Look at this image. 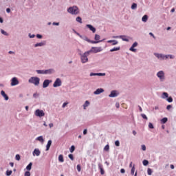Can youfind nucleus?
Listing matches in <instances>:
<instances>
[{
    "label": "nucleus",
    "mask_w": 176,
    "mask_h": 176,
    "mask_svg": "<svg viewBox=\"0 0 176 176\" xmlns=\"http://www.w3.org/2000/svg\"><path fill=\"white\" fill-rule=\"evenodd\" d=\"M68 13L71 14H79V8L76 6L70 7L67 9Z\"/></svg>",
    "instance_id": "f257e3e1"
},
{
    "label": "nucleus",
    "mask_w": 176,
    "mask_h": 176,
    "mask_svg": "<svg viewBox=\"0 0 176 176\" xmlns=\"http://www.w3.org/2000/svg\"><path fill=\"white\" fill-rule=\"evenodd\" d=\"M39 82H41V79L38 77H32L29 79V83H32L35 86H38Z\"/></svg>",
    "instance_id": "f03ea898"
},
{
    "label": "nucleus",
    "mask_w": 176,
    "mask_h": 176,
    "mask_svg": "<svg viewBox=\"0 0 176 176\" xmlns=\"http://www.w3.org/2000/svg\"><path fill=\"white\" fill-rule=\"evenodd\" d=\"M90 54V51L85 52L82 56H81V61L82 64H85V63H87L89 61V58H87V56Z\"/></svg>",
    "instance_id": "7ed1b4c3"
},
{
    "label": "nucleus",
    "mask_w": 176,
    "mask_h": 176,
    "mask_svg": "<svg viewBox=\"0 0 176 176\" xmlns=\"http://www.w3.org/2000/svg\"><path fill=\"white\" fill-rule=\"evenodd\" d=\"M156 56L157 57V58H162V60H167L168 57H170V58H174L173 57V55H163L162 54H157Z\"/></svg>",
    "instance_id": "20e7f679"
},
{
    "label": "nucleus",
    "mask_w": 176,
    "mask_h": 176,
    "mask_svg": "<svg viewBox=\"0 0 176 176\" xmlns=\"http://www.w3.org/2000/svg\"><path fill=\"white\" fill-rule=\"evenodd\" d=\"M89 52L90 53H100V52H102V48L101 47H92Z\"/></svg>",
    "instance_id": "39448f33"
},
{
    "label": "nucleus",
    "mask_w": 176,
    "mask_h": 176,
    "mask_svg": "<svg viewBox=\"0 0 176 176\" xmlns=\"http://www.w3.org/2000/svg\"><path fill=\"white\" fill-rule=\"evenodd\" d=\"M35 116H38V118H42V116H45V112L43 110L36 109L35 111Z\"/></svg>",
    "instance_id": "423d86ee"
},
{
    "label": "nucleus",
    "mask_w": 176,
    "mask_h": 176,
    "mask_svg": "<svg viewBox=\"0 0 176 176\" xmlns=\"http://www.w3.org/2000/svg\"><path fill=\"white\" fill-rule=\"evenodd\" d=\"M157 78H159L160 79V80L163 81V80L164 79V72L160 71L157 74Z\"/></svg>",
    "instance_id": "0eeeda50"
},
{
    "label": "nucleus",
    "mask_w": 176,
    "mask_h": 176,
    "mask_svg": "<svg viewBox=\"0 0 176 176\" xmlns=\"http://www.w3.org/2000/svg\"><path fill=\"white\" fill-rule=\"evenodd\" d=\"M53 86L54 87H60V86H61V80L60 78H56L53 84Z\"/></svg>",
    "instance_id": "6e6552de"
},
{
    "label": "nucleus",
    "mask_w": 176,
    "mask_h": 176,
    "mask_svg": "<svg viewBox=\"0 0 176 176\" xmlns=\"http://www.w3.org/2000/svg\"><path fill=\"white\" fill-rule=\"evenodd\" d=\"M17 85H19V80H17V78H12L11 80V86H17Z\"/></svg>",
    "instance_id": "1a4fd4ad"
},
{
    "label": "nucleus",
    "mask_w": 176,
    "mask_h": 176,
    "mask_svg": "<svg viewBox=\"0 0 176 176\" xmlns=\"http://www.w3.org/2000/svg\"><path fill=\"white\" fill-rule=\"evenodd\" d=\"M137 46H138V43L135 42L132 46L130 47L129 50L131 52H133L134 53H135V52H137V49L134 48V47H137Z\"/></svg>",
    "instance_id": "9d476101"
},
{
    "label": "nucleus",
    "mask_w": 176,
    "mask_h": 176,
    "mask_svg": "<svg viewBox=\"0 0 176 176\" xmlns=\"http://www.w3.org/2000/svg\"><path fill=\"white\" fill-rule=\"evenodd\" d=\"M50 83H52L51 80H45L43 83V89H46V87H47L49 86V85H50Z\"/></svg>",
    "instance_id": "9b49d317"
},
{
    "label": "nucleus",
    "mask_w": 176,
    "mask_h": 176,
    "mask_svg": "<svg viewBox=\"0 0 176 176\" xmlns=\"http://www.w3.org/2000/svg\"><path fill=\"white\" fill-rule=\"evenodd\" d=\"M90 76H105V73H91Z\"/></svg>",
    "instance_id": "f8f14e48"
},
{
    "label": "nucleus",
    "mask_w": 176,
    "mask_h": 176,
    "mask_svg": "<svg viewBox=\"0 0 176 176\" xmlns=\"http://www.w3.org/2000/svg\"><path fill=\"white\" fill-rule=\"evenodd\" d=\"M41 155V151L38 148H35L33 151V156H39Z\"/></svg>",
    "instance_id": "ddd939ff"
},
{
    "label": "nucleus",
    "mask_w": 176,
    "mask_h": 176,
    "mask_svg": "<svg viewBox=\"0 0 176 176\" xmlns=\"http://www.w3.org/2000/svg\"><path fill=\"white\" fill-rule=\"evenodd\" d=\"M101 93H104V89L99 88L94 92L96 95L101 94Z\"/></svg>",
    "instance_id": "4468645a"
},
{
    "label": "nucleus",
    "mask_w": 176,
    "mask_h": 176,
    "mask_svg": "<svg viewBox=\"0 0 176 176\" xmlns=\"http://www.w3.org/2000/svg\"><path fill=\"white\" fill-rule=\"evenodd\" d=\"M84 41H86V42H89V43H93V44L100 43V41H91V40L89 39V38H87V37H85Z\"/></svg>",
    "instance_id": "2eb2a0df"
},
{
    "label": "nucleus",
    "mask_w": 176,
    "mask_h": 176,
    "mask_svg": "<svg viewBox=\"0 0 176 176\" xmlns=\"http://www.w3.org/2000/svg\"><path fill=\"white\" fill-rule=\"evenodd\" d=\"M45 74V75H50L51 74H53V72H54V69H47V70H44Z\"/></svg>",
    "instance_id": "dca6fc26"
},
{
    "label": "nucleus",
    "mask_w": 176,
    "mask_h": 176,
    "mask_svg": "<svg viewBox=\"0 0 176 176\" xmlns=\"http://www.w3.org/2000/svg\"><path fill=\"white\" fill-rule=\"evenodd\" d=\"M86 27L90 30V31H92V32L94 34L96 32V28L93 27L91 25H87Z\"/></svg>",
    "instance_id": "f3484780"
},
{
    "label": "nucleus",
    "mask_w": 176,
    "mask_h": 176,
    "mask_svg": "<svg viewBox=\"0 0 176 176\" xmlns=\"http://www.w3.org/2000/svg\"><path fill=\"white\" fill-rule=\"evenodd\" d=\"M1 96L4 98V99L6 100V101H8V100H9V96H8V95L6 94V93L4 92V91H1Z\"/></svg>",
    "instance_id": "a211bd4d"
},
{
    "label": "nucleus",
    "mask_w": 176,
    "mask_h": 176,
    "mask_svg": "<svg viewBox=\"0 0 176 176\" xmlns=\"http://www.w3.org/2000/svg\"><path fill=\"white\" fill-rule=\"evenodd\" d=\"M113 38H120V39H122V41H124L125 42H129V38H126V36H113Z\"/></svg>",
    "instance_id": "6ab92c4d"
},
{
    "label": "nucleus",
    "mask_w": 176,
    "mask_h": 176,
    "mask_svg": "<svg viewBox=\"0 0 176 176\" xmlns=\"http://www.w3.org/2000/svg\"><path fill=\"white\" fill-rule=\"evenodd\" d=\"M108 43H112L113 46H115V45H118V42L116 40H109L107 41Z\"/></svg>",
    "instance_id": "aec40b11"
},
{
    "label": "nucleus",
    "mask_w": 176,
    "mask_h": 176,
    "mask_svg": "<svg viewBox=\"0 0 176 176\" xmlns=\"http://www.w3.org/2000/svg\"><path fill=\"white\" fill-rule=\"evenodd\" d=\"M98 168H99V170H100V174H101V175H104V168H102V165H101V164H99L98 165Z\"/></svg>",
    "instance_id": "412c9836"
},
{
    "label": "nucleus",
    "mask_w": 176,
    "mask_h": 176,
    "mask_svg": "<svg viewBox=\"0 0 176 176\" xmlns=\"http://www.w3.org/2000/svg\"><path fill=\"white\" fill-rule=\"evenodd\" d=\"M109 97H118V94H116V91H112L111 94L109 95Z\"/></svg>",
    "instance_id": "4be33fe9"
},
{
    "label": "nucleus",
    "mask_w": 176,
    "mask_h": 176,
    "mask_svg": "<svg viewBox=\"0 0 176 176\" xmlns=\"http://www.w3.org/2000/svg\"><path fill=\"white\" fill-rule=\"evenodd\" d=\"M58 162H60V163H64V155H59L58 156Z\"/></svg>",
    "instance_id": "5701e85b"
},
{
    "label": "nucleus",
    "mask_w": 176,
    "mask_h": 176,
    "mask_svg": "<svg viewBox=\"0 0 176 176\" xmlns=\"http://www.w3.org/2000/svg\"><path fill=\"white\" fill-rule=\"evenodd\" d=\"M50 146H52V140H49L47 142V144L46 146V151H49V149H50Z\"/></svg>",
    "instance_id": "b1692460"
},
{
    "label": "nucleus",
    "mask_w": 176,
    "mask_h": 176,
    "mask_svg": "<svg viewBox=\"0 0 176 176\" xmlns=\"http://www.w3.org/2000/svg\"><path fill=\"white\" fill-rule=\"evenodd\" d=\"M142 21L146 23V21H148V15H144L142 18Z\"/></svg>",
    "instance_id": "393cba45"
},
{
    "label": "nucleus",
    "mask_w": 176,
    "mask_h": 176,
    "mask_svg": "<svg viewBox=\"0 0 176 176\" xmlns=\"http://www.w3.org/2000/svg\"><path fill=\"white\" fill-rule=\"evenodd\" d=\"M37 141H40V142H45V140L43 139V136H39L36 138Z\"/></svg>",
    "instance_id": "a878e982"
},
{
    "label": "nucleus",
    "mask_w": 176,
    "mask_h": 176,
    "mask_svg": "<svg viewBox=\"0 0 176 176\" xmlns=\"http://www.w3.org/2000/svg\"><path fill=\"white\" fill-rule=\"evenodd\" d=\"M90 105V102L88 100L85 101V104H83L84 109H86L87 107H89Z\"/></svg>",
    "instance_id": "bb28decb"
},
{
    "label": "nucleus",
    "mask_w": 176,
    "mask_h": 176,
    "mask_svg": "<svg viewBox=\"0 0 176 176\" xmlns=\"http://www.w3.org/2000/svg\"><path fill=\"white\" fill-rule=\"evenodd\" d=\"M32 168V163L30 162L27 166H26V170L28 171L31 170V168Z\"/></svg>",
    "instance_id": "cd10ccee"
},
{
    "label": "nucleus",
    "mask_w": 176,
    "mask_h": 176,
    "mask_svg": "<svg viewBox=\"0 0 176 176\" xmlns=\"http://www.w3.org/2000/svg\"><path fill=\"white\" fill-rule=\"evenodd\" d=\"M118 50H120V47H116L110 50V52H118Z\"/></svg>",
    "instance_id": "c85d7f7f"
},
{
    "label": "nucleus",
    "mask_w": 176,
    "mask_h": 176,
    "mask_svg": "<svg viewBox=\"0 0 176 176\" xmlns=\"http://www.w3.org/2000/svg\"><path fill=\"white\" fill-rule=\"evenodd\" d=\"M135 171V165H133V166H132L131 170V175H134Z\"/></svg>",
    "instance_id": "c756f323"
},
{
    "label": "nucleus",
    "mask_w": 176,
    "mask_h": 176,
    "mask_svg": "<svg viewBox=\"0 0 176 176\" xmlns=\"http://www.w3.org/2000/svg\"><path fill=\"white\" fill-rule=\"evenodd\" d=\"M76 21H77V23H80V24H82V18L80 16H78L76 19Z\"/></svg>",
    "instance_id": "7c9ffc66"
},
{
    "label": "nucleus",
    "mask_w": 176,
    "mask_h": 176,
    "mask_svg": "<svg viewBox=\"0 0 176 176\" xmlns=\"http://www.w3.org/2000/svg\"><path fill=\"white\" fill-rule=\"evenodd\" d=\"M95 41H96V42H102V41H100V35L98 34L95 35Z\"/></svg>",
    "instance_id": "2f4dec72"
},
{
    "label": "nucleus",
    "mask_w": 176,
    "mask_h": 176,
    "mask_svg": "<svg viewBox=\"0 0 176 176\" xmlns=\"http://www.w3.org/2000/svg\"><path fill=\"white\" fill-rule=\"evenodd\" d=\"M162 98H168V94H167V92H164L162 94Z\"/></svg>",
    "instance_id": "473e14b6"
},
{
    "label": "nucleus",
    "mask_w": 176,
    "mask_h": 176,
    "mask_svg": "<svg viewBox=\"0 0 176 176\" xmlns=\"http://www.w3.org/2000/svg\"><path fill=\"white\" fill-rule=\"evenodd\" d=\"M167 120H168L167 118H164L161 120V122L162 123L164 124V123H167Z\"/></svg>",
    "instance_id": "72a5a7b5"
},
{
    "label": "nucleus",
    "mask_w": 176,
    "mask_h": 176,
    "mask_svg": "<svg viewBox=\"0 0 176 176\" xmlns=\"http://www.w3.org/2000/svg\"><path fill=\"white\" fill-rule=\"evenodd\" d=\"M149 164V162L146 160H143V165L144 166H148Z\"/></svg>",
    "instance_id": "f704fd0d"
},
{
    "label": "nucleus",
    "mask_w": 176,
    "mask_h": 176,
    "mask_svg": "<svg viewBox=\"0 0 176 176\" xmlns=\"http://www.w3.org/2000/svg\"><path fill=\"white\" fill-rule=\"evenodd\" d=\"M69 151L71 153H74V151H75V146H72Z\"/></svg>",
    "instance_id": "c9c22d12"
},
{
    "label": "nucleus",
    "mask_w": 176,
    "mask_h": 176,
    "mask_svg": "<svg viewBox=\"0 0 176 176\" xmlns=\"http://www.w3.org/2000/svg\"><path fill=\"white\" fill-rule=\"evenodd\" d=\"M131 9L134 10V9H137V3H133L131 6Z\"/></svg>",
    "instance_id": "e433bc0d"
},
{
    "label": "nucleus",
    "mask_w": 176,
    "mask_h": 176,
    "mask_svg": "<svg viewBox=\"0 0 176 176\" xmlns=\"http://www.w3.org/2000/svg\"><path fill=\"white\" fill-rule=\"evenodd\" d=\"M43 45H45V43H36L35 44V47H38V46H43Z\"/></svg>",
    "instance_id": "4c0bfd02"
},
{
    "label": "nucleus",
    "mask_w": 176,
    "mask_h": 176,
    "mask_svg": "<svg viewBox=\"0 0 176 176\" xmlns=\"http://www.w3.org/2000/svg\"><path fill=\"white\" fill-rule=\"evenodd\" d=\"M104 151H106V152H108L109 151V145H106L104 148Z\"/></svg>",
    "instance_id": "58836bf2"
},
{
    "label": "nucleus",
    "mask_w": 176,
    "mask_h": 176,
    "mask_svg": "<svg viewBox=\"0 0 176 176\" xmlns=\"http://www.w3.org/2000/svg\"><path fill=\"white\" fill-rule=\"evenodd\" d=\"M37 74H45V70H36Z\"/></svg>",
    "instance_id": "ea45409f"
},
{
    "label": "nucleus",
    "mask_w": 176,
    "mask_h": 176,
    "mask_svg": "<svg viewBox=\"0 0 176 176\" xmlns=\"http://www.w3.org/2000/svg\"><path fill=\"white\" fill-rule=\"evenodd\" d=\"M147 173L148 175H152V169L151 168H148Z\"/></svg>",
    "instance_id": "a19ab883"
},
{
    "label": "nucleus",
    "mask_w": 176,
    "mask_h": 176,
    "mask_svg": "<svg viewBox=\"0 0 176 176\" xmlns=\"http://www.w3.org/2000/svg\"><path fill=\"white\" fill-rule=\"evenodd\" d=\"M115 145L116 146H120V142H119V140H116L115 142Z\"/></svg>",
    "instance_id": "79ce46f5"
},
{
    "label": "nucleus",
    "mask_w": 176,
    "mask_h": 176,
    "mask_svg": "<svg viewBox=\"0 0 176 176\" xmlns=\"http://www.w3.org/2000/svg\"><path fill=\"white\" fill-rule=\"evenodd\" d=\"M148 127L149 129H155V127L153 126V124H152L151 122L148 123Z\"/></svg>",
    "instance_id": "37998d69"
},
{
    "label": "nucleus",
    "mask_w": 176,
    "mask_h": 176,
    "mask_svg": "<svg viewBox=\"0 0 176 176\" xmlns=\"http://www.w3.org/2000/svg\"><path fill=\"white\" fill-rule=\"evenodd\" d=\"M15 159H16V160H18V161L20 160V159H21L20 155L16 154L15 156Z\"/></svg>",
    "instance_id": "c03bdc74"
},
{
    "label": "nucleus",
    "mask_w": 176,
    "mask_h": 176,
    "mask_svg": "<svg viewBox=\"0 0 176 176\" xmlns=\"http://www.w3.org/2000/svg\"><path fill=\"white\" fill-rule=\"evenodd\" d=\"M142 118H143V119H145L146 120H148V117H146V115L145 114H141Z\"/></svg>",
    "instance_id": "a18cd8bd"
},
{
    "label": "nucleus",
    "mask_w": 176,
    "mask_h": 176,
    "mask_svg": "<svg viewBox=\"0 0 176 176\" xmlns=\"http://www.w3.org/2000/svg\"><path fill=\"white\" fill-rule=\"evenodd\" d=\"M12 170H7V172H6V175H8V176L12 175Z\"/></svg>",
    "instance_id": "49530a36"
},
{
    "label": "nucleus",
    "mask_w": 176,
    "mask_h": 176,
    "mask_svg": "<svg viewBox=\"0 0 176 176\" xmlns=\"http://www.w3.org/2000/svg\"><path fill=\"white\" fill-rule=\"evenodd\" d=\"M25 176H31V173H30V171H26L25 173Z\"/></svg>",
    "instance_id": "de8ad7c7"
},
{
    "label": "nucleus",
    "mask_w": 176,
    "mask_h": 176,
    "mask_svg": "<svg viewBox=\"0 0 176 176\" xmlns=\"http://www.w3.org/2000/svg\"><path fill=\"white\" fill-rule=\"evenodd\" d=\"M167 101H168V102H173V98H171V97L168 98Z\"/></svg>",
    "instance_id": "09e8293b"
},
{
    "label": "nucleus",
    "mask_w": 176,
    "mask_h": 176,
    "mask_svg": "<svg viewBox=\"0 0 176 176\" xmlns=\"http://www.w3.org/2000/svg\"><path fill=\"white\" fill-rule=\"evenodd\" d=\"M77 170L78 171V173H80L81 170V168H80V165H77Z\"/></svg>",
    "instance_id": "8fccbe9b"
},
{
    "label": "nucleus",
    "mask_w": 176,
    "mask_h": 176,
    "mask_svg": "<svg viewBox=\"0 0 176 176\" xmlns=\"http://www.w3.org/2000/svg\"><path fill=\"white\" fill-rule=\"evenodd\" d=\"M142 151H146V146H145V145H142Z\"/></svg>",
    "instance_id": "3c124183"
},
{
    "label": "nucleus",
    "mask_w": 176,
    "mask_h": 176,
    "mask_svg": "<svg viewBox=\"0 0 176 176\" xmlns=\"http://www.w3.org/2000/svg\"><path fill=\"white\" fill-rule=\"evenodd\" d=\"M69 157L72 160H74V155L69 154Z\"/></svg>",
    "instance_id": "603ef678"
},
{
    "label": "nucleus",
    "mask_w": 176,
    "mask_h": 176,
    "mask_svg": "<svg viewBox=\"0 0 176 176\" xmlns=\"http://www.w3.org/2000/svg\"><path fill=\"white\" fill-rule=\"evenodd\" d=\"M149 35H151V36H153V38L154 39H156V37L155 36V35L153 34V33L150 32V33H149Z\"/></svg>",
    "instance_id": "864d4df0"
},
{
    "label": "nucleus",
    "mask_w": 176,
    "mask_h": 176,
    "mask_svg": "<svg viewBox=\"0 0 176 176\" xmlns=\"http://www.w3.org/2000/svg\"><path fill=\"white\" fill-rule=\"evenodd\" d=\"M1 34H3V35H8V33H6V32H5V30H1Z\"/></svg>",
    "instance_id": "5fc2aeb1"
},
{
    "label": "nucleus",
    "mask_w": 176,
    "mask_h": 176,
    "mask_svg": "<svg viewBox=\"0 0 176 176\" xmlns=\"http://www.w3.org/2000/svg\"><path fill=\"white\" fill-rule=\"evenodd\" d=\"M36 38H38V39H42V35H41V34H37V35H36Z\"/></svg>",
    "instance_id": "6e6d98bb"
},
{
    "label": "nucleus",
    "mask_w": 176,
    "mask_h": 176,
    "mask_svg": "<svg viewBox=\"0 0 176 176\" xmlns=\"http://www.w3.org/2000/svg\"><path fill=\"white\" fill-rule=\"evenodd\" d=\"M172 108V106L170 104H168L167 107H166V109L169 110V109H171Z\"/></svg>",
    "instance_id": "4d7b16f0"
},
{
    "label": "nucleus",
    "mask_w": 176,
    "mask_h": 176,
    "mask_svg": "<svg viewBox=\"0 0 176 176\" xmlns=\"http://www.w3.org/2000/svg\"><path fill=\"white\" fill-rule=\"evenodd\" d=\"M120 173H121L122 174H124V173H126V170H125L124 169L122 168V169L120 170Z\"/></svg>",
    "instance_id": "13d9d810"
},
{
    "label": "nucleus",
    "mask_w": 176,
    "mask_h": 176,
    "mask_svg": "<svg viewBox=\"0 0 176 176\" xmlns=\"http://www.w3.org/2000/svg\"><path fill=\"white\" fill-rule=\"evenodd\" d=\"M67 105H68L67 102H64L63 104V108H65V107H67Z\"/></svg>",
    "instance_id": "bf43d9fd"
},
{
    "label": "nucleus",
    "mask_w": 176,
    "mask_h": 176,
    "mask_svg": "<svg viewBox=\"0 0 176 176\" xmlns=\"http://www.w3.org/2000/svg\"><path fill=\"white\" fill-rule=\"evenodd\" d=\"M83 134H84V135H86V134H87V129H85L83 131Z\"/></svg>",
    "instance_id": "052dcab7"
},
{
    "label": "nucleus",
    "mask_w": 176,
    "mask_h": 176,
    "mask_svg": "<svg viewBox=\"0 0 176 176\" xmlns=\"http://www.w3.org/2000/svg\"><path fill=\"white\" fill-rule=\"evenodd\" d=\"M60 25L59 23H56V22L53 23V25Z\"/></svg>",
    "instance_id": "680f3d73"
},
{
    "label": "nucleus",
    "mask_w": 176,
    "mask_h": 176,
    "mask_svg": "<svg viewBox=\"0 0 176 176\" xmlns=\"http://www.w3.org/2000/svg\"><path fill=\"white\" fill-rule=\"evenodd\" d=\"M6 12L7 13H10V8H7Z\"/></svg>",
    "instance_id": "e2e57ef3"
},
{
    "label": "nucleus",
    "mask_w": 176,
    "mask_h": 176,
    "mask_svg": "<svg viewBox=\"0 0 176 176\" xmlns=\"http://www.w3.org/2000/svg\"><path fill=\"white\" fill-rule=\"evenodd\" d=\"M53 126H54L53 123H50L49 124V126L50 127V129H52V127H53Z\"/></svg>",
    "instance_id": "0e129e2a"
},
{
    "label": "nucleus",
    "mask_w": 176,
    "mask_h": 176,
    "mask_svg": "<svg viewBox=\"0 0 176 176\" xmlns=\"http://www.w3.org/2000/svg\"><path fill=\"white\" fill-rule=\"evenodd\" d=\"M10 166H11V167H13L14 166V164L13 162H10Z\"/></svg>",
    "instance_id": "69168bd1"
},
{
    "label": "nucleus",
    "mask_w": 176,
    "mask_h": 176,
    "mask_svg": "<svg viewBox=\"0 0 176 176\" xmlns=\"http://www.w3.org/2000/svg\"><path fill=\"white\" fill-rule=\"evenodd\" d=\"M0 23H3V19L0 17Z\"/></svg>",
    "instance_id": "338daca9"
},
{
    "label": "nucleus",
    "mask_w": 176,
    "mask_h": 176,
    "mask_svg": "<svg viewBox=\"0 0 176 176\" xmlns=\"http://www.w3.org/2000/svg\"><path fill=\"white\" fill-rule=\"evenodd\" d=\"M170 168H171L172 170H174V165H170Z\"/></svg>",
    "instance_id": "774afa93"
}]
</instances>
